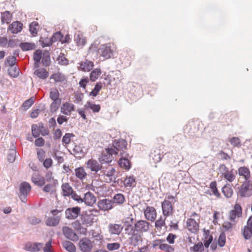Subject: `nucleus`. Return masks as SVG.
Listing matches in <instances>:
<instances>
[{
  "mask_svg": "<svg viewBox=\"0 0 252 252\" xmlns=\"http://www.w3.org/2000/svg\"><path fill=\"white\" fill-rule=\"evenodd\" d=\"M126 156V158L124 156H121V158L119 159L118 162L121 167L126 170H129L131 167L130 162L129 160L130 157L128 153Z\"/></svg>",
  "mask_w": 252,
  "mask_h": 252,
  "instance_id": "obj_18",
  "label": "nucleus"
},
{
  "mask_svg": "<svg viewBox=\"0 0 252 252\" xmlns=\"http://www.w3.org/2000/svg\"><path fill=\"white\" fill-rule=\"evenodd\" d=\"M34 74L42 79H45L48 77L49 73L44 68H40L34 71Z\"/></svg>",
  "mask_w": 252,
  "mask_h": 252,
  "instance_id": "obj_33",
  "label": "nucleus"
},
{
  "mask_svg": "<svg viewBox=\"0 0 252 252\" xmlns=\"http://www.w3.org/2000/svg\"><path fill=\"white\" fill-rule=\"evenodd\" d=\"M61 220L60 217H50L46 220V224L48 226H55L58 225Z\"/></svg>",
  "mask_w": 252,
  "mask_h": 252,
  "instance_id": "obj_28",
  "label": "nucleus"
},
{
  "mask_svg": "<svg viewBox=\"0 0 252 252\" xmlns=\"http://www.w3.org/2000/svg\"><path fill=\"white\" fill-rule=\"evenodd\" d=\"M79 245L81 251L83 252H90L93 247L92 242L87 238L81 239Z\"/></svg>",
  "mask_w": 252,
  "mask_h": 252,
  "instance_id": "obj_12",
  "label": "nucleus"
},
{
  "mask_svg": "<svg viewBox=\"0 0 252 252\" xmlns=\"http://www.w3.org/2000/svg\"><path fill=\"white\" fill-rule=\"evenodd\" d=\"M98 53L106 59L110 58L113 55V50L110 44L101 45L98 49Z\"/></svg>",
  "mask_w": 252,
  "mask_h": 252,
  "instance_id": "obj_9",
  "label": "nucleus"
},
{
  "mask_svg": "<svg viewBox=\"0 0 252 252\" xmlns=\"http://www.w3.org/2000/svg\"><path fill=\"white\" fill-rule=\"evenodd\" d=\"M74 41L77 46L80 48L83 47L87 42L86 38L82 33L75 34Z\"/></svg>",
  "mask_w": 252,
  "mask_h": 252,
  "instance_id": "obj_23",
  "label": "nucleus"
},
{
  "mask_svg": "<svg viewBox=\"0 0 252 252\" xmlns=\"http://www.w3.org/2000/svg\"><path fill=\"white\" fill-rule=\"evenodd\" d=\"M94 66V63L90 61L85 60L80 63V67L83 71H90Z\"/></svg>",
  "mask_w": 252,
  "mask_h": 252,
  "instance_id": "obj_25",
  "label": "nucleus"
},
{
  "mask_svg": "<svg viewBox=\"0 0 252 252\" xmlns=\"http://www.w3.org/2000/svg\"><path fill=\"white\" fill-rule=\"evenodd\" d=\"M16 58L15 56H10L6 58L5 63L8 64L9 65V67H11L12 66H15V64L16 63Z\"/></svg>",
  "mask_w": 252,
  "mask_h": 252,
  "instance_id": "obj_63",
  "label": "nucleus"
},
{
  "mask_svg": "<svg viewBox=\"0 0 252 252\" xmlns=\"http://www.w3.org/2000/svg\"><path fill=\"white\" fill-rule=\"evenodd\" d=\"M98 208L103 211H107L112 209L114 207V202L112 200L109 199H103L97 202Z\"/></svg>",
  "mask_w": 252,
  "mask_h": 252,
  "instance_id": "obj_11",
  "label": "nucleus"
},
{
  "mask_svg": "<svg viewBox=\"0 0 252 252\" xmlns=\"http://www.w3.org/2000/svg\"><path fill=\"white\" fill-rule=\"evenodd\" d=\"M213 236L210 234V232L209 230H207L205 232L204 234V238L203 239L204 242V245L206 248H208L210 245V244L213 241Z\"/></svg>",
  "mask_w": 252,
  "mask_h": 252,
  "instance_id": "obj_30",
  "label": "nucleus"
},
{
  "mask_svg": "<svg viewBox=\"0 0 252 252\" xmlns=\"http://www.w3.org/2000/svg\"><path fill=\"white\" fill-rule=\"evenodd\" d=\"M151 156L155 162H160L163 158L164 159H167L166 161L167 163H169L171 162L170 159L172 158V156L170 154L166 153L162 155L159 150H155L154 152L151 153Z\"/></svg>",
  "mask_w": 252,
  "mask_h": 252,
  "instance_id": "obj_7",
  "label": "nucleus"
},
{
  "mask_svg": "<svg viewBox=\"0 0 252 252\" xmlns=\"http://www.w3.org/2000/svg\"><path fill=\"white\" fill-rule=\"evenodd\" d=\"M75 172L76 176L80 180L85 179L87 176L85 169L82 167L76 168Z\"/></svg>",
  "mask_w": 252,
  "mask_h": 252,
  "instance_id": "obj_37",
  "label": "nucleus"
},
{
  "mask_svg": "<svg viewBox=\"0 0 252 252\" xmlns=\"http://www.w3.org/2000/svg\"><path fill=\"white\" fill-rule=\"evenodd\" d=\"M166 219V217H164L163 218L162 217H160L159 219H158L155 222V227L157 229H160L162 226H165V220Z\"/></svg>",
  "mask_w": 252,
  "mask_h": 252,
  "instance_id": "obj_54",
  "label": "nucleus"
},
{
  "mask_svg": "<svg viewBox=\"0 0 252 252\" xmlns=\"http://www.w3.org/2000/svg\"><path fill=\"white\" fill-rule=\"evenodd\" d=\"M63 195L64 196H69L74 192L73 189L68 183L63 184L62 186Z\"/></svg>",
  "mask_w": 252,
  "mask_h": 252,
  "instance_id": "obj_26",
  "label": "nucleus"
},
{
  "mask_svg": "<svg viewBox=\"0 0 252 252\" xmlns=\"http://www.w3.org/2000/svg\"><path fill=\"white\" fill-rule=\"evenodd\" d=\"M8 72L9 75L13 77L16 78L19 76V69L16 66H12L9 67Z\"/></svg>",
  "mask_w": 252,
  "mask_h": 252,
  "instance_id": "obj_41",
  "label": "nucleus"
},
{
  "mask_svg": "<svg viewBox=\"0 0 252 252\" xmlns=\"http://www.w3.org/2000/svg\"><path fill=\"white\" fill-rule=\"evenodd\" d=\"M81 215V208L78 206L68 208L65 211V218L67 220H75Z\"/></svg>",
  "mask_w": 252,
  "mask_h": 252,
  "instance_id": "obj_8",
  "label": "nucleus"
},
{
  "mask_svg": "<svg viewBox=\"0 0 252 252\" xmlns=\"http://www.w3.org/2000/svg\"><path fill=\"white\" fill-rule=\"evenodd\" d=\"M223 175L224 177L228 181L232 182L235 178V176L232 173V172H223Z\"/></svg>",
  "mask_w": 252,
  "mask_h": 252,
  "instance_id": "obj_64",
  "label": "nucleus"
},
{
  "mask_svg": "<svg viewBox=\"0 0 252 252\" xmlns=\"http://www.w3.org/2000/svg\"><path fill=\"white\" fill-rule=\"evenodd\" d=\"M135 178L133 176H126L124 181V184L126 187H131L135 186Z\"/></svg>",
  "mask_w": 252,
  "mask_h": 252,
  "instance_id": "obj_34",
  "label": "nucleus"
},
{
  "mask_svg": "<svg viewBox=\"0 0 252 252\" xmlns=\"http://www.w3.org/2000/svg\"><path fill=\"white\" fill-rule=\"evenodd\" d=\"M50 79H53L56 82H63L65 79V76L63 74L61 73H56L52 74Z\"/></svg>",
  "mask_w": 252,
  "mask_h": 252,
  "instance_id": "obj_47",
  "label": "nucleus"
},
{
  "mask_svg": "<svg viewBox=\"0 0 252 252\" xmlns=\"http://www.w3.org/2000/svg\"><path fill=\"white\" fill-rule=\"evenodd\" d=\"M37 27L38 23L37 22H33L29 26V30L33 36H35L37 33Z\"/></svg>",
  "mask_w": 252,
  "mask_h": 252,
  "instance_id": "obj_48",
  "label": "nucleus"
},
{
  "mask_svg": "<svg viewBox=\"0 0 252 252\" xmlns=\"http://www.w3.org/2000/svg\"><path fill=\"white\" fill-rule=\"evenodd\" d=\"M16 151L15 149H10L7 155V160L9 162L13 163L16 158Z\"/></svg>",
  "mask_w": 252,
  "mask_h": 252,
  "instance_id": "obj_52",
  "label": "nucleus"
},
{
  "mask_svg": "<svg viewBox=\"0 0 252 252\" xmlns=\"http://www.w3.org/2000/svg\"><path fill=\"white\" fill-rule=\"evenodd\" d=\"M60 93L56 89H51L50 92V98L53 101L62 100L59 98Z\"/></svg>",
  "mask_w": 252,
  "mask_h": 252,
  "instance_id": "obj_45",
  "label": "nucleus"
},
{
  "mask_svg": "<svg viewBox=\"0 0 252 252\" xmlns=\"http://www.w3.org/2000/svg\"><path fill=\"white\" fill-rule=\"evenodd\" d=\"M75 106L72 103L65 102L61 107V112L64 115H69L72 111H74Z\"/></svg>",
  "mask_w": 252,
  "mask_h": 252,
  "instance_id": "obj_22",
  "label": "nucleus"
},
{
  "mask_svg": "<svg viewBox=\"0 0 252 252\" xmlns=\"http://www.w3.org/2000/svg\"><path fill=\"white\" fill-rule=\"evenodd\" d=\"M109 232L111 235H119L123 229V226L121 224L110 223L108 225Z\"/></svg>",
  "mask_w": 252,
  "mask_h": 252,
  "instance_id": "obj_17",
  "label": "nucleus"
},
{
  "mask_svg": "<svg viewBox=\"0 0 252 252\" xmlns=\"http://www.w3.org/2000/svg\"><path fill=\"white\" fill-rule=\"evenodd\" d=\"M32 132L33 136L35 138L37 137L40 135V130L39 129L38 126L33 124L32 126Z\"/></svg>",
  "mask_w": 252,
  "mask_h": 252,
  "instance_id": "obj_60",
  "label": "nucleus"
},
{
  "mask_svg": "<svg viewBox=\"0 0 252 252\" xmlns=\"http://www.w3.org/2000/svg\"><path fill=\"white\" fill-rule=\"evenodd\" d=\"M141 236L140 233L133 231L132 236L130 237L131 243L133 244L134 246L138 244V242L141 241Z\"/></svg>",
  "mask_w": 252,
  "mask_h": 252,
  "instance_id": "obj_39",
  "label": "nucleus"
},
{
  "mask_svg": "<svg viewBox=\"0 0 252 252\" xmlns=\"http://www.w3.org/2000/svg\"><path fill=\"white\" fill-rule=\"evenodd\" d=\"M112 201L114 205L115 204L121 205L125 201V197L123 194L117 193L114 196Z\"/></svg>",
  "mask_w": 252,
  "mask_h": 252,
  "instance_id": "obj_31",
  "label": "nucleus"
},
{
  "mask_svg": "<svg viewBox=\"0 0 252 252\" xmlns=\"http://www.w3.org/2000/svg\"><path fill=\"white\" fill-rule=\"evenodd\" d=\"M62 38H63V35L62 34L61 32H57L54 33L52 37L50 38L53 43L59 41L62 42Z\"/></svg>",
  "mask_w": 252,
  "mask_h": 252,
  "instance_id": "obj_56",
  "label": "nucleus"
},
{
  "mask_svg": "<svg viewBox=\"0 0 252 252\" xmlns=\"http://www.w3.org/2000/svg\"><path fill=\"white\" fill-rule=\"evenodd\" d=\"M11 16L8 11H5L1 13V22L2 24L4 23L8 24L11 21Z\"/></svg>",
  "mask_w": 252,
  "mask_h": 252,
  "instance_id": "obj_36",
  "label": "nucleus"
},
{
  "mask_svg": "<svg viewBox=\"0 0 252 252\" xmlns=\"http://www.w3.org/2000/svg\"><path fill=\"white\" fill-rule=\"evenodd\" d=\"M42 58V51L40 50H36L33 54V60L34 62H40Z\"/></svg>",
  "mask_w": 252,
  "mask_h": 252,
  "instance_id": "obj_61",
  "label": "nucleus"
},
{
  "mask_svg": "<svg viewBox=\"0 0 252 252\" xmlns=\"http://www.w3.org/2000/svg\"><path fill=\"white\" fill-rule=\"evenodd\" d=\"M102 84L100 82L97 83L96 85L94 86V89L90 92V96H96L98 94V92L100 91V90L102 88Z\"/></svg>",
  "mask_w": 252,
  "mask_h": 252,
  "instance_id": "obj_49",
  "label": "nucleus"
},
{
  "mask_svg": "<svg viewBox=\"0 0 252 252\" xmlns=\"http://www.w3.org/2000/svg\"><path fill=\"white\" fill-rule=\"evenodd\" d=\"M74 136L73 133H67L63 136L62 139L63 143L68 144L70 142L71 138Z\"/></svg>",
  "mask_w": 252,
  "mask_h": 252,
  "instance_id": "obj_58",
  "label": "nucleus"
},
{
  "mask_svg": "<svg viewBox=\"0 0 252 252\" xmlns=\"http://www.w3.org/2000/svg\"><path fill=\"white\" fill-rule=\"evenodd\" d=\"M41 58V62L43 65L45 66L49 65L50 63V57L48 51L44 52Z\"/></svg>",
  "mask_w": 252,
  "mask_h": 252,
  "instance_id": "obj_44",
  "label": "nucleus"
},
{
  "mask_svg": "<svg viewBox=\"0 0 252 252\" xmlns=\"http://www.w3.org/2000/svg\"><path fill=\"white\" fill-rule=\"evenodd\" d=\"M238 174L240 176H243L245 179V181H249L250 178V171L248 168L246 167H240L238 169Z\"/></svg>",
  "mask_w": 252,
  "mask_h": 252,
  "instance_id": "obj_27",
  "label": "nucleus"
},
{
  "mask_svg": "<svg viewBox=\"0 0 252 252\" xmlns=\"http://www.w3.org/2000/svg\"><path fill=\"white\" fill-rule=\"evenodd\" d=\"M63 233L66 239L71 241H76L79 239L76 232L68 226H63Z\"/></svg>",
  "mask_w": 252,
  "mask_h": 252,
  "instance_id": "obj_10",
  "label": "nucleus"
},
{
  "mask_svg": "<svg viewBox=\"0 0 252 252\" xmlns=\"http://www.w3.org/2000/svg\"><path fill=\"white\" fill-rule=\"evenodd\" d=\"M222 192L227 198L231 197L233 194V189L230 185H226L222 188Z\"/></svg>",
  "mask_w": 252,
  "mask_h": 252,
  "instance_id": "obj_40",
  "label": "nucleus"
},
{
  "mask_svg": "<svg viewBox=\"0 0 252 252\" xmlns=\"http://www.w3.org/2000/svg\"><path fill=\"white\" fill-rule=\"evenodd\" d=\"M242 214V208L241 206L236 204L234 206L233 210L229 212V219L231 221H234L236 217H239Z\"/></svg>",
  "mask_w": 252,
  "mask_h": 252,
  "instance_id": "obj_16",
  "label": "nucleus"
},
{
  "mask_svg": "<svg viewBox=\"0 0 252 252\" xmlns=\"http://www.w3.org/2000/svg\"><path fill=\"white\" fill-rule=\"evenodd\" d=\"M96 202V197L92 192L88 191L84 194L83 202L88 206H92Z\"/></svg>",
  "mask_w": 252,
  "mask_h": 252,
  "instance_id": "obj_21",
  "label": "nucleus"
},
{
  "mask_svg": "<svg viewBox=\"0 0 252 252\" xmlns=\"http://www.w3.org/2000/svg\"><path fill=\"white\" fill-rule=\"evenodd\" d=\"M57 60L59 63L61 65H67L68 64V61L63 54L60 55L58 57Z\"/></svg>",
  "mask_w": 252,
  "mask_h": 252,
  "instance_id": "obj_62",
  "label": "nucleus"
},
{
  "mask_svg": "<svg viewBox=\"0 0 252 252\" xmlns=\"http://www.w3.org/2000/svg\"><path fill=\"white\" fill-rule=\"evenodd\" d=\"M229 142L234 147H240L241 146L240 139L237 137H233L231 138L230 139Z\"/></svg>",
  "mask_w": 252,
  "mask_h": 252,
  "instance_id": "obj_59",
  "label": "nucleus"
},
{
  "mask_svg": "<svg viewBox=\"0 0 252 252\" xmlns=\"http://www.w3.org/2000/svg\"><path fill=\"white\" fill-rule=\"evenodd\" d=\"M126 150L127 142L124 139L113 140L112 144L105 149L107 154L124 156L125 158L127 154L126 151Z\"/></svg>",
  "mask_w": 252,
  "mask_h": 252,
  "instance_id": "obj_1",
  "label": "nucleus"
},
{
  "mask_svg": "<svg viewBox=\"0 0 252 252\" xmlns=\"http://www.w3.org/2000/svg\"><path fill=\"white\" fill-rule=\"evenodd\" d=\"M23 28V24L19 21H14L9 25L8 30L12 33H17L20 32Z\"/></svg>",
  "mask_w": 252,
  "mask_h": 252,
  "instance_id": "obj_20",
  "label": "nucleus"
},
{
  "mask_svg": "<svg viewBox=\"0 0 252 252\" xmlns=\"http://www.w3.org/2000/svg\"><path fill=\"white\" fill-rule=\"evenodd\" d=\"M99 214V210L92 209L83 211L80 215V220L83 226L88 227L93 225L95 218Z\"/></svg>",
  "mask_w": 252,
  "mask_h": 252,
  "instance_id": "obj_2",
  "label": "nucleus"
},
{
  "mask_svg": "<svg viewBox=\"0 0 252 252\" xmlns=\"http://www.w3.org/2000/svg\"><path fill=\"white\" fill-rule=\"evenodd\" d=\"M32 182L39 187H42L45 184V178L38 174H34L32 178Z\"/></svg>",
  "mask_w": 252,
  "mask_h": 252,
  "instance_id": "obj_24",
  "label": "nucleus"
},
{
  "mask_svg": "<svg viewBox=\"0 0 252 252\" xmlns=\"http://www.w3.org/2000/svg\"><path fill=\"white\" fill-rule=\"evenodd\" d=\"M87 167L92 172L97 173L98 171L101 170L102 166L98 162L94 159H89L86 163Z\"/></svg>",
  "mask_w": 252,
  "mask_h": 252,
  "instance_id": "obj_14",
  "label": "nucleus"
},
{
  "mask_svg": "<svg viewBox=\"0 0 252 252\" xmlns=\"http://www.w3.org/2000/svg\"><path fill=\"white\" fill-rule=\"evenodd\" d=\"M188 230L192 233L196 232L199 229V224L193 219H189L187 220Z\"/></svg>",
  "mask_w": 252,
  "mask_h": 252,
  "instance_id": "obj_19",
  "label": "nucleus"
},
{
  "mask_svg": "<svg viewBox=\"0 0 252 252\" xmlns=\"http://www.w3.org/2000/svg\"><path fill=\"white\" fill-rule=\"evenodd\" d=\"M102 176H104V179L107 183L116 182L117 178V172L115 168L112 166L107 167L105 170H101Z\"/></svg>",
  "mask_w": 252,
  "mask_h": 252,
  "instance_id": "obj_3",
  "label": "nucleus"
},
{
  "mask_svg": "<svg viewBox=\"0 0 252 252\" xmlns=\"http://www.w3.org/2000/svg\"><path fill=\"white\" fill-rule=\"evenodd\" d=\"M19 46L23 51L33 50L36 48V45L34 43L29 42L21 43L20 44Z\"/></svg>",
  "mask_w": 252,
  "mask_h": 252,
  "instance_id": "obj_29",
  "label": "nucleus"
},
{
  "mask_svg": "<svg viewBox=\"0 0 252 252\" xmlns=\"http://www.w3.org/2000/svg\"><path fill=\"white\" fill-rule=\"evenodd\" d=\"M110 154H102L99 158V161L101 163H110L112 160V156Z\"/></svg>",
  "mask_w": 252,
  "mask_h": 252,
  "instance_id": "obj_42",
  "label": "nucleus"
},
{
  "mask_svg": "<svg viewBox=\"0 0 252 252\" xmlns=\"http://www.w3.org/2000/svg\"><path fill=\"white\" fill-rule=\"evenodd\" d=\"M144 215L148 220L153 221L156 218V210L153 207L148 206L144 211Z\"/></svg>",
  "mask_w": 252,
  "mask_h": 252,
  "instance_id": "obj_15",
  "label": "nucleus"
},
{
  "mask_svg": "<svg viewBox=\"0 0 252 252\" xmlns=\"http://www.w3.org/2000/svg\"><path fill=\"white\" fill-rule=\"evenodd\" d=\"M161 207L164 217H167L173 213V206L171 202L164 200L161 203Z\"/></svg>",
  "mask_w": 252,
  "mask_h": 252,
  "instance_id": "obj_13",
  "label": "nucleus"
},
{
  "mask_svg": "<svg viewBox=\"0 0 252 252\" xmlns=\"http://www.w3.org/2000/svg\"><path fill=\"white\" fill-rule=\"evenodd\" d=\"M62 100H55L50 105V111L51 113L56 112L59 109Z\"/></svg>",
  "mask_w": 252,
  "mask_h": 252,
  "instance_id": "obj_50",
  "label": "nucleus"
},
{
  "mask_svg": "<svg viewBox=\"0 0 252 252\" xmlns=\"http://www.w3.org/2000/svg\"><path fill=\"white\" fill-rule=\"evenodd\" d=\"M190 249L193 252H202L204 250L203 244L200 242L194 245V246L193 247H191Z\"/></svg>",
  "mask_w": 252,
  "mask_h": 252,
  "instance_id": "obj_51",
  "label": "nucleus"
},
{
  "mask_svg": "<svg viewBox=\"0 0 252 252\" xmlns=\"http://www.w3.org/2000/svg\"><path fill=\"white\" fill-rule=\"evenodd\" d=\"M34 99L33 97L26 100L22 104V107L25 110L28 109L34 103Z\"/></svg>",
  "mask_w": 252,
  "mask_h": 252,
  "instance_id": "obj_55",
  "label": "nucleus"
},
{
  "mask_svg": "<svg viewBox=\"0 0 252 252\" xmlns=\"http://www.w3.org/2000/svg\"><path fill=\"white\" fill-rule=\"evenodd\" d=\"M31 189L30 184L27 182L22 183L19 186V198L22 202L25 203L27 200V195Z\"/></svg>",
  "mask_w": 252,
  "mask_h": 252,
  "instance_id": "obj_5",
  "label": "nucleus"
},
{
  "mask_svg": "<svg viewBox=\"0 0 252 252\" xmlns=\"http://www.w3.org/2000/svg\"><path fill=\"white\" fill-rule=\"evenodd\" d=\"M101 73V70L100 68H95L90 73V80L94 82L100 76Z\"/></svg>",
  "mask_w": 252,
  "mask_h": 252,
  "instance_id": "obj_43",
  "label": "nucleus"
},
{
  "mask_svg": "<svg viewBox=\"0 0 252 252\" xmlns=\"http://www.w3.org/2000/svg\"><path fill=\"white\" fill-rule=\"evenodd\" d=\"M72 224L74 228L77 230L80 231L83 233L86 232L87 228L83 227L84 226L80 219L75 221Z\"/></svg>",
  "mask_w": 252,
  "mask_h": 252,
  "instance_id": "obj_38",
  "label": "nucleus"
},
{
  "mask_svg": "<svg viewBox=\"0 0 252 252\" xmlns=\"http://www.w3.org/2000/svg\"><path fill=\"white\" fill-rule=\"evenodd\" d=\"M150 223L144 220L137 221L133 227H132L131 230L138 233H143L148 231Z\"/></svg>",
  "mask_w": 252,
  "mask_h": 252,
  "instance_id": "obj_6",
  "label": "nucleus"
},
{
  "mask_svg": "<svg viewBox=\"0 0 252 252\" xmlns=\"http://www.w3.org/2000/svg\"><path fill=\"white\" fill-rule=\"evenodd\" d=\"M85 107L86 108L91 109L94 113L98 112L100 110V106L99 105L93 104L90 101H88L86 103Z\"/></svg>",
  "mask_w": 252,
  "mask_h": 252,
  "instance_id": "obj_46",
  "label": "nucleus"
},
{
  "mask_svg": "<svg viewBox=\"0 0 252 252\" xmlns=\"http://www.w3.org/2000/svg\"><path fill=\"white\" fill-rule=\"evenodd\" d=\"M63 247L69 252H75L76 247L75 245L71 242L65 241L62 243Z\"/></svg>",
  "mask_w": 252,
  "mask_h": 252,
  "instance_id": "obj_32",
  "label": "nucleus"
},
{
  "mask_svg": "<svg viewBox=\"0 0 252 252\" xmlns=\"http://www.w3.org/2000/svg\"><path fill=\"white\" fill-rule=\"evenodd\" d=\"M73 155L77 158H81L85 155L82 147L79 145H75L73 149Z\"/></svg>",
  "mask_w": 252,
  "mask_h": 252,
  "instance_id": "obj_35",
  "label": "nucleus"
},
{
  "mask_svg": "<svg viewBox=\"0 0 252 252\" xmlns=\"http://www.w3.org/2000/svg\"><path fill=\"white\" fill-rule=\"evenodd\" d=\"M210 188L215 196L217 197L220 196V194L217 188V183L216 182H212L210 184Z\"/></svg>",
  "mask_w": 252,
  "mask_h": 252,
  "instance_id": "obj_57",
  "label": "nucleus"
},
{
  "mask_svg": "<svg viewBox=\"0 0 252 252\" xmlns=\"http://www.w3.org/2000/svg\"><path fill=\"white\" fill-rule=\"evenodd\" d=\"M238 194L242 197H248L252 195V184L250 181L244 182L238 188Z\"/></svg>",
  "mask_w": 252,
  "mask_h": 252,
  "instance_id": "obj_4",
  "label": "nucleus"
},
{
  "mask_svg": "<svg viewBox=\"0 0 252 252\" xmlns=\"http://www.w3.org/2000/svg\"><path fill=\"white\" fill-rule=\"evenodd\" d=\"M243 234L245 239H250L252 236V229L245 226L243 229Z\"/></svg>",
  "mask_w": 252,
  "mask_h": 252,
  "instance_id": "obj_53",
  "label": "nucleus"
}]
</instances>
